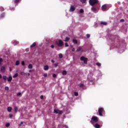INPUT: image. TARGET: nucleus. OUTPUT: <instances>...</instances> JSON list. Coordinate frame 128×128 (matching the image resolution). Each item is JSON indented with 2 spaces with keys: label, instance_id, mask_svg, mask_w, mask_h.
<instances>
[{
  "label": "nucleus",
  "instance_id": "nucleus-1",
  "mask_svg": "<svg viewBox=\"0 0 128 128\" xmlns=\"http://www.w3.org/2000/svg\"><path fill=\"white\" fill-rule=\"evenodd\" d=\"M98 122V117L93 116L91 119L90 122L92 124H94Z\"/></svg>",
  "mask_w": 128,
  "mask_h": 128
},
{
  "label": "nucleus",
  "instance_id": "nucleus-2",
  "mask_svg": "<svg viewBox=\"0 0 128 128\" xmlns=\"http://www.w3.org/2000/svg\"><path fill=\"white\" fill-rule=\"evenodd\" d=\"M98 0H90L89 3L90 6H94L96 4H98Z\"/></svg>",
  "mask_w": 128,
  "mask_h": 128
},
{
  "label": "nucleus",
  "instance_id": "nucleus-3",
  "mask_svg": "<svg viewBox=\"0 0 128 128\" xmlns=\"http://www.w3.org/2000/svg\"><path fill=\"white\" fill-rule=\"evenodd\" d=\"M80 60H82L84 62V64H88V58H84V56H81L80 58Z\"/></svg>",
  "mask_w": 128,
  "mask_h": 128
},
{
  "label": "nucleus",
  "instance_id": "nucleus-4",
  "mask_svg": "<svg viewBox=\"0 0 128 128\" xmlns=\"http://www.w3.org/2000/svg\"><path fill=\"white\" fill-rule=\"evenodd\" d=\"M62 110H59L54 109V114H62Z\"/></svg>",
  "mask_w": 128,
  "mask_h": 128
},
{
  "label": "nucleus",
  "instance_id": "nucleus-5",
  "mask_svg": "<svg viewBox=\"0 0 128 128\" xmlns=\"http://www.w3.org/2000/svg\"><path fill=\"white\" fill-rule=\"evenodd\" d=\"M98 114L100 116H102V114L104 112V108H98Z\"/></svg>",
  "mask_w": 128,
  "mask_h": 128
},
{
  "label": "nucleus",
  "instance_id": "nucleus-6",
  "mask_svg": "<svg viewBox=\"0 0 128 128\" xmlns=\"http://www.w3.org/2000/svg\"><path fill=\"white\" fill-rule=\"evenodd\" d=\"M57 44L58 46H62V44H64V42L62 40H59Z\"/></svg>",
  "mask_w": 128,
  "mask_h": 128
},
{
  "label": "nucleus",
  "instance_id": "nucleus-7",
  "mask_svg": "<svg viewBox=\"0 0 128 128\" xmlns=\"http://www.w3.org/2000/svg\"><path fill=\"white\" fill-rule=\"evenodd\" d=\"M76 52H84V50H82V46H79L78 48H77V50H76Z\"/></svg>",
  "mask_w": 128,
  "mask_h": 128
},
{
  "label": "nucleus",
  "instance_id": "nucleus-8",
  "mask_svg": "<svg viewBox=\"0 0 128 128\" xmlns=\"http://www.w3.org/2000/svg\"><path fill=\"white\" fill-rule=\"evenodd\" d=\"M75 10H76V8L74 6H71L70 8V12H74Z\"/></svg>",
  "mask_w": 128,
  "mask_h": 128
},
{
  "label": "nucleus",
  "instance_id": "nucleus-9",
  "mask_svg": "<svg viewBox=\"0 0 128 128\" xmlns=\"http://www.w3.org/2000/svg\"><path fill=\"white\" fill-rule=\"evenodd\" d=\"M92 12H98V11H96V9L94 7L92 8Z\"/></svg>",
  "mask_w": 128,
  "mask_h": 128
},
{
  "label": "nucleus",
  "instance_id": "nucleus-10",
  "mask_svg": "<svg viewBox=\"0 0 128 128\" xmlns=\"http://www.w3.org/2000/svg\"><path fill=\"white\" fill-rule=\"evenodd\" d=\"M44 70H48V66L46 65L44 66Z\"/></svg>",
  "mask_w": 128,
  "mask_h": 128
},
{
  "label": "nucleus",
  "instance_id": "nucleus-11",
  "mask_svg": "<svg viewBox=\"0 0 128 128\" xmlns=\"http://www.w3.org/2000/svg\"><path fill=\"white\" fill-rule=\"evenodd\" d=\"M102 10H106V5H103L102 7Z\"/></svg>",
  "mask_w": 128,
  "mask_h": 128
},
{
  "label": "nucleus",
  "instance_id": "nucleus-12",
  "mask_svg": "<svg viewBox=\"0 0 128 128\" xmlns=\"http://www.w3.org/2000/svg\"><path fill=\"white\" fill-rule=\"evenodd\" d=\"M7 80L8 82H12V78L11 76H10L7 78Z\"/></svg>",
  "mask_w": 128,
  "mask_h": 128
},
{
  "label": "nucleus",
  "instance_id": "nucleus-13",
  "mask_svg": "<svg viewBox=\"0 0 128 128\" xmlns=\"http://www.w3.org/2000/svg\"><path fill=\"white\" fill-rule=\"evenodd\" d=\"M94 128H100V125L98 124H96V125H94Z\"/></svg>",
  "mask_w": 128,
  "mask_h": 128
},
{
  "label": "nucleus",
  "instance_id": "nucleus-14",
  "mask_svg": "<svg viewBox=\"0 0 128 128\" xmlns=\"http://www.w3.org/2000/svg\"><path fill=\"white\" fill-rule=\"evenodd\" d=\"M12 107L9 106V107L8 108V111L9 112H12Z\"/></svg>",
  "mask_w": 128,
  "mask_h": 128
},
{
  "label": "nucleus",
  "instance_id": "nucleus-15",
  "mask_svg": "<svg viewBox=\"0 0 128 128\" xmlns=\"http://www.w3.org/2000/svg\"><path fill=\"white\" fill-rule=\"evenodd\" d=\"M18 106H16L14 108V110L15 112L16 113L18 112Z\"/></svg>",
  "mask_w": 128,
  "mask_h": 128
},
{
  "label": "nucleus",
  "instance_id": "nucleus-16",
  "mask_svg": "<svg viewBox=\"0 0 128 128\" xmlns=\"http://www.w3.org/2000/svg\"><path fill=\"white\" fill-rule=\"evenodd\" d=\"M18 73H16L14 74V76H13V78H18Z\"/></svg>",
  "mask_w": 128,
  "mask_h": 128
},
{
  "label": "nucleus",
  "instance_id": "nucleus-17",
  "mask_svg": "<svg viewBox=\"0 0 128 128\" xmlns=\"http://www.w3.org/2000/svg\"><path fill=\"white\" fill-rule=\"evenodd\" d=\"M12 44H14V46H16V44H18V41H14L12 42Z\"/></svg>",
  "mask_w": 128,
  "mask_h": 128
},
{
  "label": "nucleus",
  "instance_id": "nucleus-18",
  "mask_svg": "<svg viewBox=\"0 0 128 128\" xmlns=\"http://www.w3.org/2000/svg\"><path fill=\"white\" fill-rule=\"evenodd\" d=\"M36 42H34L31 46H30V48H34V46H36Z\"/></svg>",
  "mask_w": 128,
  "mask_h": 128
},
{
  "label": "nucleus",
  "instance_id": "nucleus-19",
  "mask_svg": "<svg viewBox=\"0 0 128 128\" xmlns=\"http://www.w3.org/2000/svg\"><path fill=\"white\" fill-rule=\"evenodd\" d=\"M100 24H104V26H106V24H108V23L106 22H101Z\"/></svg>",
  "mask_w": 128,
  "mask_h": 128
},
{
  "label": "nucleus",
  "instance_id": "nucleus-20",
  "mask_svg": "<svg viewBox=\"0 0 128 128\" xmlns=\"http://www.w3.org/2000/svg\"><path fill=\"white\" fill-rule=\"evenodd\" d=\"M28 68H32V64H29L28 66Z\"/></svg>",
  "mask_w": 128,
  "mask_h": 128
},
{
  "label": "nucleus",
  "instance_id": "nucleus-21",
  "mask_svg": "<svg viewBox=\"0 0 128 128\" xmlns=\"http://www.w3.org/2000/svg\"><path fill=\"white\" fill-rule=\"evenodd\" d=\"M73 42L74 44H78V40L76 39L73 40Z\"/></svg>",
  "mask_w": 128,
  "mask_h": 128
},
{
  "label": "nucleus",
  "instance_id": "nucleus-22",
  "mask_svg": "<svg viewBox=\"0 0 128 128\" xmlns=\"http://www.w3.org/2000/svg\"><path fill=\"white\" fill-rule=\"evenodd\" d=\"M20 64V60H16V65L18 66Z\"/></svg>",
  "mask_w": 128,
  "mask_h": 128
},
{
  "label": "nucleus",
  "instance_id": "nucleus-23",
  "mask_svg": "<svg viewBox=\"0 0 128 128\" xmlns=\"http://www.w3.org/2000/svg\"><path fill=\"white\" fill-rule=\"evenodd\" d=\"M63 76H66V70H64L62 72Z\"/></svg>",
  "mask_w": 128,
  "mask_h": 128
},
{
  "label": "nucleus",
  "instance_id": "nucleus-24",
  "mask_svg": "<svg viewBox=\"0 0 128 128\" xmlns=\"http://www.w3.org/2000/svg\"><path fill=\"white\" fill-rule=\"evenodd\" d=\"M70 40V38L68 37H66V38H65V40H64V42H68V40Z\"/></svg>",
  "mask_w": 128,
  "mask_h": 128
},
{
  "label": "nucleus",
  "instance_id": "nucleus-25",
  "mask_svg": "<svg viewBox=\"0 0 128 128\" xmlns=\"http://www.w3.org/2000/svg\"><path fill=\"white\" fill-rule=\"evenodd\" d=\"M80 2H82V4H86V0H80Z\"/></svg>",
  "mask_w": 128,
  "mask_h": 128
},
{
  "label": "nucleus",
  "instance_id": "nucleus-26",
  "mask_svg": "<svg viewBox=\"0 0 128 128\" xmlns=\"http://www.w3.org/2000/svg\"><path fill=\"white\" fill-rule=\"evenodd\" d=\"M84 9H80V14H83V12H84Z\"/></svg>",
  "mask_w": 128,
  "mask_h": 128
},
{
  "label": "nucleus",
  "instance_id": "nucleus-27",
  "mask_svg": "<svg viewBox=\"0 0 128 128\" xmlns=\"http://www.w3.org/2000/svg\"><path fill=\"white\" fill-rule=\"evenodd\" d=\"M96 65L98 66H102V64H100V62H97L96 63Z\"/></svg>",
  "mask_w": 128,
  "mask_h": 128
},
{
  "label": "nucleus",
  "instance_id": "nucleus-28",
  "mask_svg": "<svg viewBox=\"0 0 128 128\" xmlns=\"http://www.w3.org/2000/svg\"><path fill=\"white\" fill-rule=\"evenodd\" d=\"M4 66H2V68H1V71L2 72H4Z\"/></svg>",
  "mask_w": 128,
  "mask_h": 128
},
{
  "label": "nucleus",
  "instance_id": "nucleus-29",
  "mask_svg": "<svg viewBox=\"0 0 128 128\" xmlns=\"http://www.w3.org/2000/svg\"><path fill=\"white\" fill-rule=\"evenodd\" d=\"M3 80H8V78L6 77V76H4Z\"/></svg>",
  "mask_w": 128,
  "mask_h": 128
},
{
  "label": "nucleus",
  "instance_id": "nucleus-30",
  "mask_svg": "<svg viewBox=\"0 0 128 128\" xmlns=\"http://www.w3.org/2000/svg\"><path fill=\"white\" fill-rule=\"evenodd\" d=\"M4 90H10V88H8V86H6Z\"/></svg>",
  "mask_w": 128,
  "mask_h": 128
},
{
  "label": "nucleus",
  "instance_id": "nucleus-31",
  "mask_svg": "<svg viewBox=\"0 0 128 128\" xmlns=\"http://www.w3.org/2000/svg\"><path fill=\"white\" fill-rule=\"evenodd\" d=\"M59 58H62V54H59Z\"/></svg>",
  "mask_w": 128,
  "mask_h": 128
},
{
  "label": "nucleus",
  "instance_id": "nucleus-32",
  "mask_svg": "<svg viewBox=\"0 0 128 128\" xmlns=\"http://www.w3.org/2000/svg\"><path fill=\"white\" fill-rule=\"evenodd\" d=\"M74 96H78V93L76 92H74Z\"/></svg>",
  "mask_w": 128,
  "mask_h": 128
},
{
  "label": "nucleus",
  "instance_id": "nucleus-33",
  "mask_svg": "<svg viewBox=\"0 0 128 128\" xmlns=\"http://www.w3.org/2000/svg\"><path fill=\"white\" fill-rule=\"evenodd\" d=\"M20 74L22 76L23 74H26V73H24V72H20Z\"/></svg>",
  "mask_w": 128,
  "mask_h": 128
},
{
  "label": "nucleus",
  "instance_id": "nucleus-34",
  "mask_svg": "<svg viewBox=\"0 0 128 128\" xmlns=\"http://www.w3.org/2000/svg\"><path fill=\"white\" fill-rule=\"evenodd\" d=\"M6 128H8V126H10V124H9V123H7V124H6Z\"/></svg>",
  "mask_w": 128,
  "mask_h": 128
},
{
  "label": "nucleus",
  "instance_id": "nucleus-35",
  "mask_svg": "<svg viewBox=\"0 0 128 128\" xmlns=\"http://www.w3.org/2000/svg\"><path fill=\"white\" fill-rule=\"evenodd\" d=\"M2 59L0 58V65L2 64Z\"/></svg>",
  "mask_w": 128,
  "mask_h": 128
},
{
  "label": "nucleus",
  "instance_id": "nucleus-36",
  "mask_svg": "<svg viewBox=\"0 0 128 128\" xmlns=\"http://www.w3.org/2000/svg\"><path fill=\"white\" fill-rule=\"evenodd\" d=\"M4 14H2L0 16V18H4Z\"/></svg>",
  "mask_w": 128,
  "mask_h": 128
},
{
  "label": "nucleus",
  "instance_id": "nucleus-37",
  "mask_svg": "<svg viewBox=\"0 0 128 128\" xmlns=\"http://www.w3.org/2000/svg\"><path fill=\"white\" fill-rule=\"evenodd\" d=\"M17 96H22V93L21 92L18 93Z\"/></svg>",
  "mask_w": 128,
  "mask_h": 128
},
{
  "label": "nucleus",
  "instance_id": "nucleus-38",
  "mask_svg": "<svg viewBox=\"0 0 128 128\" xmlns=\"http://www.w3.org/2000/svg\"><path fill=\"white\" fill-rule=\"evenodd\" d=\"M44 78H46V76H48V74H46V73H45V74H44Z\"/></svg>",
  "mask_w": 128,
  "mask_h": 128
},
{
  "label": "nucleus",
  "instance_id": "nucleus-39",
  "mask_svg": "<svg viewBox=\"0 0 128 128\" xmlns=\"http://www.w3.org/2000/svg\"><path fill=\"white\" fill-rule=\"evenodd\" d=\"M52 76H53V78H56V74H53Z\"/></svg>",
  "mask_w": 128,
  "mask_h": 128
},
{
  "label": "nucleus",
  "instance_id": "nucleus-40",
  "mask_svg": "<svg viewBox=\"0 0 128 128\" xmlns=\"http://www.w3.org/2000/svg\"><path fill=\"white\" fill-rule=\"evenodd\" d=\"M86 36H87V38H90V34H86Z\"/></svg>",
  "mask_w": 128,
  "mask_h": 128
},
{
  "label": "nucleus",
  "instance_id": "nucleus-41",
  "mask_svg": "<svg viewBox=\"0 0 128 128\" xmlns=\"http://www.w3.org/2000/svg\"><path fill=\"white\" fill-rule=\"evenodd\" d=\"M84 84H80V88L84 87Z\"/></svg>",
  "mask_w": 128,
  "mask_h": 128
},
{
  "label": "nucleus",
  "instance_id": "nucleus-42",
  "mask_svg": "<svg viewBox=\"0 0 128 128\" xmlns=\"http://www.w3.org/2000/svg\"><path fill=\"white\" fill-rule=\"evenodd\" d=\"M22 66H24V61L22 62Z\"/></svg>",
  "mask_w": 128,
  "mask_h": 128
},
{
  "label": "nucleus",
  "instance_id": "nucleus-43",
  "mask_svg": "<svg viewBox=\"0 0 128 128\" xmlns=\"http://www.w3.org/2000/svg\"><path fill=\"white\" fill-rule=\"evenodd\" d=\"M20 1V0H15V2H16V3H18V2Z\"/></svg>",
  "mask_w": 128,
  "mask_h": 128
},
{
  "label": "nucleus",
  "instance_id": "nucleus-44",
  "mask_svg": "<svg viewBox=\"0 0 128 128\" xmlns=\"http://www.w3.org/2000/svg\"><path fill=\"white\" fill-rule=\"evenodd\" d=\"M120 22H124V19H122L120 20Z\"/></svg>",
  "mask_w": 128,
  "mask_h": 128
},
{
  "label": "nucleus",
  "instance_id": "nucleus-45",
  "mask_svg": "<svg viewBox=\"0 0 128 128\" xmlns=\"http://www.w3.org/2000/svg\"><path fill=\"white\" fill-rule=\"evenodd\" d=\"M65 46H66V47L68 46V43H66L65 44Z\"/></svg>",
  "mask_w": 128,
  "mask_h": 128
},
{
  "label": "nucleus",
  "instance_id": "nucleus-46",
  "mask_svg": "<svg viewBox=\"0 0 128 128\" xmlns=\"http://www.w3.org/2000/svg\"><path fill=\"white\" fill-rule=\"evenodd\" d=\"M54 65L56 67L58 66V64H54Z\"/></svg>",
  "mask_w": 128,
  "mask_h": 128
},
{
  "label": "nucleus",
  "instance_id": "nucleus-47",
  "mask_svg": "<svg viewBox=\"0 0 128 128\" xmlns=\"http://www.w3.org/2000/svg\"><path fill=\"white\" fill-rule=\"evenodd\" d=\"M26 74V76H30V73H28V74Z\"/></svg>",
  "mask_w": 128,
  "mask_h": 128
},
{
  "label": "nucleus",
  "instance_id": "nucleus-48",
  "mask_svg": "<svg viewBox=\"0 0 128 128\" xmlns=\"http://www.w3.org/2000/svg\"><path fill=\"white\" fill-rule=\"evenodd\" d=\"M41 100H42L44 98V96L42 95L40 96Z\"/></svg>",
  "mask_w": 128,
  "mask_h": 128
},
{
  "label": "nucleus",
  "instance_id": "nucleus-49",
  "mask_svg": "<svg viewBox=\"0 0 128 128\" xmlns=\"http://www.w3.org/2000/svg\"><path fill=\"white\" fill-rule=\"evenodd\" d=\"M22 124H24V122H20V124H19V126H22Z\"/></svg>",
  "mask_w": 128,
  "mask_h": 128
},
{
  "label": "nucleus",
  "instance_id": "nucleus-50",
  "mask_svg": "<svg viewBox=\"0 0 128 128\" xmlns=\"http://www.w3.org/2000/svg\"><path fill=\"white\" fill-rule=\"evenodd\" d=\"M9 116H10V118H12V114H10L9 115Z\"/></svg>",
  "mask_w": 128,
  "mask_h": 128
},
{
  "label": "nucleus",
  "instance_id": "nucleus-51",
  "mask_svg": "<svg viewBox=\"0 0 128 128\" xmlns=\"http://www.w3.org/2000/svg\"><path fill=\"white\" fill-rule=\"evenodd\" d=\"M51 48H54V45H52Z\"/></svg>",
  "mask_w": 128,
  "mask_h": 128
},
{
  "label": "nucleus",
  "instance_id": "nucleus-52",
  "mask_svg": "<svg viewBox=\"0 0 128 128\" xmlns=\"http://www.w3.org/2000/svg\"><path fill=\"white\" fill-rule=\"evenodd\" d=\"M74 50H75L74 48H72V52H74Z\"/></svg>",
  "mask_w": 128,
  "mask_h": 128
},
{
  "label": "nucleus",
  "instance_id": "nucleus-53",
  "mask_svg": "<svg viewBox=\"0 0 128 128\" xmlns=\"http://www.w3.org/2000/svg\"><path fill=\"white\" fill-rule=\"evenodd\" d=\"M2 78V74H0V78Z\"/></svg>",
  "mask_w": 128,
  "mask_h": 128
},
{
  "label": "nucleus",
  "instance_id": "nucleus-54",
  "mask_svg": "<svg viewBox=\"0 0 128 128\" xmlns=\"http://www.w3.org/2000/svg\"><path fill=\"white\" fill-rule=\"evenodd\" d=\"M52 62H54V60H52Z\"/></svg>",
  "mask_w": 128,
  "mask_h": 128
},
{
  "label": "nucleus",
  "instance_id": "nucleus-55",
  "mask_svg": "<svg viewBox=\"0 0 128 128\" xmlns=\"http://www.w3.org/2000/svg\"><path fill=\"white\" fill-rule=\"evenodd\" d=\"M66 128H68V126H66Z\"/></svg>",
  "mask_w": 128,
  "mask_h": 128
},
{
  "label": "nucleus",
  "instance_id": "nucleus-56",
  "mask_svg": "<svg viewBox=\"0 0 128 128\" xmlns=\"http://www.w3.org/2000/svg\"><path fill=\"white\" fill-rule=\"evenodd\" d=\"M29 72H32V70H30Z\"/></svg>",
  "mask_w": 128,
  "mask_h": 128
},
{
  "label": "nucleus",
  "instance_id": "nucleus-57",
  "mask_svg": "<svg viewBox=\"0 0 128 128\" xmlns=\"http://www.w3.org/2000/svg\"><path fill=\"white\" fill-rule=\"evenodd\" d=\"M18 72V70H16V72Z\"/></svg>",
  "mask_w": 128,
  "mask_h": 128
},
{
  "label": "nucleus",
  "instance_id": "nucleus-58",
  "mask_svg": "<svg viewBox=\"0 0 128 128\" xmlns=\"http://www.w3.org/2000/svg\"><path fill=\"white\" fill-rule=\"evenodd\" d=\"M10 70H12V68H10Z\"/></svg>",
  "mask_w": 128,
  "mask_h": 128
}]
</instances>
